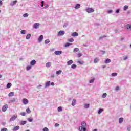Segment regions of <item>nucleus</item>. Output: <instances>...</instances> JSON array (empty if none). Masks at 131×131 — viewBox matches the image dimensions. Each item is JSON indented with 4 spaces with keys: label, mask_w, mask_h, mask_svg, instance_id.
<instances>
[{
    "label": "nucleus",
    "mask_w": 131,
    "mask_h": 131,
    "mask_svg": "<svg viewBox=\"0 0 131 131\" xmlns=\"http://www.w3.org/2000/svg\"><path fill=\"white\" fill-rule=\"evenodd\" d=\"M98 62H99V59L97 58H95L94 61V64H96V63H98Z\"/></svg>",
    "instance_id": "26"
},
{
    "label": "nucleus",
    "mask_w": 131,
    "mask_h": 131,
    "mask_svg": "<svg viewBox=\"0 0 131 131\" xmlns=\"http://www.w3.org/2000/svg\"><path fill=\"white\" fill-rule=\"evenodd\" d=\"M76 67H77V66H76V64H72L71 66V68L72 69H75V68H76Z\"/></svg>",
    "instance_id": "28"
},
{
    "label": "nucleus",
    "mask_w": 131,
    "mask_h": 131,
    "mask_svg": "<svg viewBox=\"0 0 131 131\" xmlns=\"http://www.w3.org/2000/svg\"><path fill=\"white\" fill-rule=\"evenodd\" d=\"M54 54H55V55L57 56H59V55H61V54H62V51H56L54 52Z\"/></svg>",
    "instance_id": "8"
},
{
    "label": "nucleus",
    "mask_w": 131,
    "mask_h": 131,
    "mask_svg": "<svg viewBox=\"0 0 131 131\" xmlns=\"http://www.w3.org/2000/svg\"><path fill=\"white\" fill-rule=\"evenodd\" d=\"M41 7H43V4H41Z\"/></svg>",
    "instance_id": "63"
},
{
    "label": "nucleus",
    "mask_w": 131,
    "mask_h": 131,
    "mask_svg": "<svg viewBox=\"0 0 131 131\" xmlns=\"http://www.w3.org/2000/svg\"><path fill=\"white\" fill-rule=\"evenodd\" d=\"M26 112H27V113H30L31 112V111L30 110V109L27 108V109L26 110Z\"/></svg>",
    "instance_id": "44"
},
{
    "label": "nucleus",
    "mask_w": 131,
    "mask_h": 131,
    "mask_svg": "<svg viewBox=\"0 0 131 131\" xmlns=\"http://www.w3.org/2000/svg\"><path fill=\"white\" fill-rule=\"evenodd\" d=\"M49 42H50V40L49 39H47V40H46L45 41V43L46 45H48V43H49Z\"/></svg>",
    "instance_id": "39"
},
{
    "label": "nucleus",
    "mask_w": 131,
    "mask_h": 131,
    "mask_svg": "<svg viewBox=\"0 0 131 131\" xmlns=\"http://www.w3.org/2000/svg\"><path fill=\"white\" fill-rule=\"evenodd\" d=\"M43 3H45V1H41V4H43Z\"/></svg>",
    "instance_id": "57"
},
{
    "label": "nucleus",
    "mask_w": 131,
    "mask_h": 131,
    "mask_svg": "<svg viewBox=\"0 0 131 131\" xmlns=\"http://www.w3.org/2000/svg\"><path fill=\"white\" fill-rule=\"evenodd\" d=\"M27 123V122L26 121H22L21 122V125H24V124H26Z\"/></svg>",
    "instance_id": "37"
},
{
    "label": "nucleus",
    "mask_w": 131,
    "mask_h": 131,
    "mask_svg": "<svg viewBox=\"0 0 131 131\" xmlns=\"http://www.w3.org/2000/svg\"><path fill=\"white\" fill-rule=\"evenodd\" d=\"M128 9V6L125 5L124 7V11H126Z\"/></svg>",
    "instance_id": "33"
},
{
    "label": "nucleus",
    "mask_w": 131,
    "mask_h": 131,
    "mask_svg": "<svg viewBox=\"0 0 131 131\" xmlns=\"http://www.w3.org/2000/svg\"><path fill=\"white\" fill-rule=\"evenodd\" d=\"M1 131H8V129L7 128H3L1 129Z\"/></svg>",
    "instance_id": "45"
},
{
    "label": "nucleus",
    "mask_w": 131,
    "mask_h": 131,
    "mask_svg": "<svg viewBox=\"0 0 131 131\" xmlns=\"http://www.w3.org/2000/svg\"><path fill=\"white\" fill-rule=\"evenodd\" d=\"M41 86V85H39L38 86V88H40Z\"/></svg>",
    "instance_id": "58"
},
{
    "label": "nucleus",
    "mask_w": 131,
    "mask_h": 131,
    "mask_svg": "<svg viewBox=\"0 0 131 131\" xmlns=\"http://www.w3.org/2000/svg\"><path fill=\"white\" fill-rule=\"evenodd\" d=\"M112 12H113L112 10H110L108 11V13H112Z\"/></svg>",
    "instance_id": "52"
},
{
    "label": "nucleus",
    "mask_w": 131,
    "mask_h": 131,
    "mask_svg": "<svg viewBox=\"0 0 131 131\" xmlns=\"http://www.w3.org/2000/svg\"><path fill=\"white\" fill-rule=\"evenodd\" d=\"M31 37V34H28L26 36V39H30Z\"/></svg>",
    "instance_id": "27"
},
{
    "label": "nucleus",
    "mask_w": 131,
    "mask_h": 131,
    "mask_svg": "<svg viewBox=\"0 0 131 131\" xmlns=\"http://www.w3.org/2000/svg\"><path fill=\"white\" fill-rule=\"evenodd\" d=\"M127 130L130 131V127L127 128Z\"/></svg>",
    "instance_id": "54"
},
{
    "label": "nucleus",
    "mask_w": 131,
    "mask_h": 131,
    "mask_svg": "<svg viewBox=\"0 0 131 131\" xmlns=\"http://www.w3.org/2000/svg\"><path fill=\"white\" fill-rule=\"evenodd\" d=\"M32 120H33V119L32 118H29L28 119V121L29 122H32Z\"/></svg>",
    "instance_id": "38"
},
{
    "label": "nucleus",
    "mask_w": 131,
    "mask_h": 131,
    "mask_svg": "<svg viewBox=\"0 0 131 131\" xmlns=\"http://www.w3.org/2000/svg\"><path fill=\"white\" fill-rule=\"evenodd\" d=\"M14 92H10L9 93L8 96L9 97H13V96H14Z\"/></svg>",
    "instance_id": "24"
},
{
    "label": "nucleus",
    "mask_w": 131,
    "mask_h": 131,
    "mask_svg": "<svg viewBox=\"0 0 131 131\" xmlns=\"http://www.w3.org/2000/svg\"><path fill=\"white\" fill-rule=\"evenodd\" d=\"M64 34L65 31H60L58 33V36H62V35H64Z\"/></svg>",
    "instance_id": "4"
},
{
    "label": "nucleus",
    "mask_w": 131,
    "mask_h": 131,
    "mask_svg": "<svg viewBox=\"0 0 131 131\" xmlns=\"http://www.w3.org/2000/svg\"><path fill=\"white\" fill-rule=\"evenodd\" d=\"M112 76H117V73H113L112 74Z\"/></svg>",
    "instance_id": "42"
},
{
    "label": "nucleus",
    "mask_w": 131,
    "mask_h": 131,
    "mask_svg": "<svg viewBox=\"0 0 131 131\" xmlns=\"http://www.w3.org/2000/svg\"><path fill=\"white\" fill-rule=\"evenodd\" d=\"M51 85H52L53 86H54V85H55V83L54 82H52L51 83Z\"/></svg>",
    "instance_id": "53"
},
{
    "label": "nucleus",
    "mask_w": 131,
    "mask_h": 131,
    "mask_svg": "<svg viewBox=\"0 0 131 131\" xmlns=\"http://www.w3.org/2000/svg\"><path fill=\"white\" fill-rule=\"evenodd\" d=\"M87 13H93V12H95V10L92 8H88L86 9Z\"/></svg>",
    "instance_id": "3"
},
{
    "label": "nucleus",
    "mask_w": 131,
    "mask_h": 131,
    "mask_svg": "<svg viewBox=\"0 0 131 131\" xmlns=\"http://www.w3.org/2000/svg\"><path fill=\"white\" fill-rule=\"evenodd\" d=\"M51 66H52V62H47L46 64V67L47 68L51 67Z\"/></svg>",
    "instance_id": "14"
},
{
    "label": "nucleus",
    "mask_w": 131,
    "mask_h": 131,
    "mask_svg": "<svg viewBox=\"0 0 131 131\" xmlns=\"http://www.w3.org/2000/svg\"><path fill=\"white\" fill-rule=\"evenodd\" d=\"M89 107H90L89 104H84V108H85L86 109H88V108H89Z\"/></svg>",
    "instance_id": "31"
},
{
    "label": "nucleus",
    "mask_w": 131,
    "mask_h": 131,
    "mask_svg": "<svg viewBox=\"0 0 131 131\" xmlns=\"http://www.w3.org/2000/svg\"><path fill=\"white\" fill-rule=\"evenodd\" d=\"M61 73H62V70H59L56 72V74H57V75H60Z\"/></svg>",
    "instance_id": "17"
},
{
    "label": "nucleus",
    "mask_w": 131,
    "mask_h": 131,
    "mask_svg": "<svg viewBox=\"0 0 131 131\" xmlns=\"http://www.w3.org/2000/svg\"><path fill=\"white\" fill-rule=\"evenodd\" d=\"M73 63V61H72V60H69L67 62V65H68V66H70V65H72Z\"/></svg>",
    "instance_id": "12"
},
{
    "label": "nucleus",
    "mask_w": 131,
    "mask_h": 131,
    "mask_svg": "<svg viewBox=\"0 0 131 131\" xmlns=\"http://www.w3.org/2000/svg\"><path fill=\"white\" fill-rule=\"evenodd\" d=\"M106 97H107V93H103L102 95V98H106Z\"/></svg>",
    "instance_id": "34"
},
{
    "label": "nucleus",
    "mask_w": 131,
    "mask_h": 131,
    "mask_svg": "<svg viewBox=\"0 0 131 131\" xmlns=\"http://www.w3.org/2000/svg\"><path fill=\"white\" fill-rule=\"evenodd\" d=\"M82 56V53H78V57L79 58H80V57Z\"/></svg>",
    "instance_id": "48"
},
{
    "label": "nucleus",
    "mask_w": 131,
    "mask_h": 131,
    "mask_svg": "<svg viewBox=\"0 0 131 131\" xmlns=\"http://www.w3.org/2000/svg\"><path fill=\"white\" fill-rule=\"evenodd\" d=\"M17 2H18L17 0L13 1L12 2L10 3V6H14L17 4Z\"/></svg>",
    "instance_id": "10"
},
{
    "label": "nucleus",
    "mask_w": 131,
    "mask_h": 131,
    "mask_svg": "<svg viewBox=\"0 0 131 131\" xmlns=\"http://www.w3.org/2000/svg\"><path fill=\"white\" fill-rule=\"evenodd\" d=\"M20 115L22 116H25V115H26V113H25V112H21L20 113Z\"/></svg>",
    "instance_id": "43"
},
{
    "label": "nucleus",
    "mask_w": 131,
    "mask_h": 131,
    "mask_svg": "<svg viewBox=\"0 0 131 131\" xmlns=\"http://www.w3.org/2000/svg\"><path fill=\"white\" fill-rule=\"evenodd\" d=\"M119 123H122L123 122V118H120L119 120Z\"/></svg>",
    "instance_id": "23"
},
{
    "label": "nucleus",
    "mask_w": 131,
    "mask_h": 131,
    "mask_svg": "<svg viewBox=\"0 0 131 131\" xmlns=\"http://www.w3.org/2000/svg\"><path fill=\"white\" fill-rule=\"evenodd\" d=\"M81 125V126L79 127V131H82L83 129L84 131L86 130V128H85V126H86V123L85 122H82Z\"/></svg>",
    "instance_id": "1"
},
{
    "label": "nucleus",
    "mask_w": 131,
    "mask_h": 131,
    "mask_svg": "<svg viewBox=\"0 0 131 131\" xmlns=\"http://www.w3.org/2000/svg\"><path fill=\"white\" fill-rule=\"evenodd\" d=\"M116 13H119V9H118V10H116Z\"/></svg>",
    "instance_id": "55"
},
{
    "label": "nucleus",
    "mask_w": 131,
    "mask_h": 131,
    "mask_svg": "<svg viewBox=\"0 0 131 131\" xmlns=\"http://www.w3.org/2000/svg\"><path fill=\"white\" fill-rule=\"evenodd\" d=\"M77 63H78V64H80V65H83V61H79L78 60L77 61Z\"/></svg>",
    "instance_id": "35"
},
{
    "label": "nucleus",
    "mask_w": 131,
    "mask_h": 131,
    "mask_svg": "<svg viewBox=\"0 0 131 131\" xmlns=\"http://www.w3.org/2000/svg\"><path fill=\"white\" fill-rule=\"evenodd\" d=\"M110 62H111V60H110L108 58L105 59V64H108V63H110Z\"/></svg>",
    "instance_id": "19"
},
{
    "label": "nucleus",
    "mask_w": 131,
    "mask_h": 131,
    "mask_svg": "<svg viewBox=\"0 0 131 131\" xmlns=\"http://www.w3.org/2000/svg\"><path fill=\"white\" fill-rule=\"evenodd\" d=\"M124 39V38H121V40H123Z\"/></svg>",
    "instance_id": "60"
},
{
    "label": "nucleus",
    "mask_w": 131,
    "mask_h": 131,
    "mask_svg": "<svg viewBox=\"0 0 131 131\" xmlns=\"http://www.w3.org/2000/svg\"><path fill=\"white\" fill-rule=\"evenodd\" d=\"M42 39H43V35H41L38 38L39 42H40V41H41V40H42Z\"/></svg>",
    "instance_id": "13"
},
{
    "label": "nucleus",
    "mask_w": 131,
    "mask_h": 131,
    "mask_svg": "<svg viewBox=\"0 0 131 131\" xmlns=\"http://www.w3.org/2000/svg\"><path fill=\"white\" fill-rule=\"evenodd\" d=\"M51 84V82L50 81H48L47 82V83H46V86L48 87V86H50V85Z\"/></svg>",
    "instance_id": "20"
},
{
    "label": "nucleus",
    "mask_w": 131,
    "mask_h": 131,
    "mask_svg": "<svg viewBox=\"0 0 131 131\" xmlns=\"http://www.w3.org/2000/svg\"><path fill=\"white\" fill-rule=\"evenodd\" d=\"M9 107L8 106V104H5L2 107V111L3 112H6Z\"/></svg>",
    "instance_id": "2"
},
{
    "label": "nucleus",
    "mask_w": 131,
    "mask_h": 131,
    "mask_svg": "<svg viewBox=\"0 0 131 131\" xmlns=\"http://www.w3.org/2000/svg\"><path fill=\"white\" fill-rule=\"evenodd\" d=\"M68 40L69 42H73V41H74V39L73 38L69 39Z\"/></svg>",
    "instance_id": "36"
},
{
    "label": "nucleus",
    "mask_w": 131,
    "mask_h": 131,
    "mask_svg": "<svg viewBox=\"0 0 131 131\" xmlns=\"http://www.w3.org/2000/svg\"><path fill=\"white\" fill-rule=\"evenodd\" d=\"M103 111H104L103 109H102V108L99 109L98 112V114H101L103 112Z\"/></svg>",
    "instance_id": "22"
},
{
    "label": "nucleus",
    "mask_w": 131,
    "mask_h": 131,
    "mask_svg": "<svg viewBox=\"0 0 131 131\" xmlns=\"http://www.w3.org/2000/svg\"><path fill=\"white\" fill-rule=\"evenodd\" d=\"M19 129H20V126H16L15 127H14L13 128V130H19Z\"/></svg>",
    "instance_id": "15"
},
{
    "label": "nucleus",
    "mask_w": 131,
    "mask_h": 131,
    "mask_svg": "<svg viewBox=\"0 0 131 131\" xmlns=\"http://www.w3.org/2000/svg\"><path fill=\"white\" fill-rule=\"evenodd\" d=\"M73 52H74V53H77V52H79V48H75L74 49Z\"/></svg>",
    "instance_id": "16"
},
{
    "label": "nucleus",
    "mask_w": 131,
    "mask_h": 131,
    "mask_svg": "<svg viewBox=\"0 0 131 131\" xmlns=\"http://www.w3.org/2000/svg\"><path fill=\"white\" fill-rule=\"evenodd\" d=\"M75 8V9H79L80 8V4H77Z\"/></svg>",
    "instance_id": "30"
},
{
    "label": "nucleus",
    "mask_w": 131,
    "mask_h": 131,
    "mask_svg": "<svg viewBox=\"0 0 131 131\" xmlns=\"http://www.w3.org/2000/svg\"><path fill=\"white\" fill-rule=\"evenodd\" d=\"M2 76H3L2 75H0V78H2Z\"/></svg>",
    "instance_id": "61"
},
{
    "label": "nucleus",
    "mask_w": 131,
    "mask_h": 131,
    "mask_svg": "<svg viewBox=\"0 0 131 131\" xmlns=\"http://www.w3.org/2000/svg\"><path fill=\"white\" fill-rule=\"evenodd\" d=\"M28 100L26 98H24L23 99V103L24 104V105H27L28 104Z\"/></svg>",
    "instance_id": "6"
},
{
    "label": "nucleus",
    "mask_w": 131,
    "mask_h": 131,
    "mask_svg": "<svg viewBox=\"0 0 131 131\" xmlns=\"http://www.w3.org/2000/svg\"><path fill=\"white\" fill-rule=\"evenodd\" d=\"M28 16H29L28 13H25L23 14V17H24V18H27Z\"/></svg>",
    "instance_id": "29"
},
{
    "label": "nucleus",
    "mask_w": 131,
    "mask_h": 131,
    "mask_svg": "<svg viewBox=\"0 0 131 131\" xmlns=\"http://www.w3.org/2000/svg\"><path fill=\"white\" fill-rule=\"evenodd\" d=\"M95 81V79H92V80H91L90 81V83H93V82H94Z\"/></svg>",
    "instance_id": "46"
},
{
    "label": "nucleus",
    "mask_w": 131,
    "mask_h": 131,
    "mask_svg": "<svg viewBox=\"0 0 131 131\" xmlns=\"http://www.w3.org/2000/svg\"><path fill=\"white\" fill-rule=\"evenodd\" d=\"M17 117H18V116H17V115H14L13 116H12L10 119V121H14V120H15V119H16V118H17Z\"/></svg>",
    "instance_id": "5"
},
{
    "label": "nucleus",
    "mask_w": 131,
    "mask_h": 131,
    "mask_svg": "<svg viewBox=\"0 0 131 131\" xmlns=\"http://www.w3.org/2000/svg\"><path fill=\"white\" fill-rule=\"evenodd\" d=\"M62 110H63V109L62 108V107L59 106L58 107V112H61V111H62Z\"/></svg>",
    "instance_id": "32"
},
{
    "label": "nucleus",
    "mask_w": 131,
    "mask_h": 131,
    "mask_svg": "<svg viewBox=\"0 0 131 131\" xmlns=\"http://www.w3.org/2000/svg\"><path fill=\"white\" fill-rule=\"evenodd\" d=\"M60 124H58V123H55V127H58V126H59Z\"/></svg>",
    "instance_id": "49"
},
{
    "label": "nucleus",
    "mask_w": 131,
    "mask_h": 131,
    "mask_svg": "<svg viewBox=\"0 0 131 131\" xmlns=\"http://www.w3.org/2000/svg\"><path fill=\"white\" fill-rule=\"evenodd\" d=\"M72 36H73V37L78 36V33L77 32H75L72 34Z\"/></svg>",
    "instance_id": "11"
},
{
    "label": "nucleus",
    "mask_w": 131,
    "mask_h": 131,
    "mask_svg": "<svg viewBox=\"0 0 131 131\" xmlns=\"http://www.w3.org/2000/svg\"><path fill=\"white\" fill-rule=\"evenodd\" d=\"M20 33H21V34H25V33H26V31H25V30H21V31H20Z\"/></svg>",
    "instance_id": "40"
},
{
    "label": "nucleus",
    "mask_w": 131,
    "mask_h": 131,
    "mask_svg": "<svg viewBox=\"0 0 131 131\" xmlns=\"http://www.w3.org/2000/svg\"><path fill=\"white\" fill-rule=\"evenodd\" d=\"M94 131H97V129H94Z\"/></svg>",
    "instance_id": "64"
},
{
    "label": "nucleus",
    "mask_w": 131,
    "mask_h": 131,
    "mask_svg": "<svg viewBox=\"0 0 131 131\" xmlns=\"http://www.w3.org/2000/svg\"><path fill=\"white\" fill-rule=\"evenodd\" d=\"M103 54H105V51H102Z\"/></svg>",
    "instance_id": "62"
},
{
    "label": "nucleus",
    "mask_w": 131,
    "mask_h": 131,
    "mask_svg": "<svg viewBox=\"0 0 131 131\" xmlns=\"http://www.w3.org/2000/svg\"><path fill=\"white\" fill-rule=\"evenodd\" d=\"M12 86V83H9L7 84L6 88L7 89H10V88H11Z\"/></svg>",
    "instance_id": "18"
},
{
    "label": "nucleus",
    "mask_w": 131,
    "mask_h": 131,
    "mask_svg": "<svg viewBox=\"0 0 131 131\" xmlns=\"http://www.w3.org/2000/svg\"><path fill=\"white\" fill-rule=\"evenodd\" d=\"M76 103V100L75 99H73L72 105V106H75V104Z\"/></svg>",
    "instance_id": "21"
},
{
    "label": "nucleus",
    "mask_w": 131,
    "mask_h": 131,
    "mask_svg": "<svg viewBox=\"0 0 131 131\" xmlns=\"http://www.w3.org/2000/svg\"><path fill=\"white\" fill-rule=\"evenodd\" d=\"M43 131H49V129L47 127L43 128Z\"/></svg>",
    "instance_id": "47"
},
{
    "label": "nucleus",
    "mask_w": 131,
    "mask_h": 131,
    "mask_svg": "<svg viewBox=\"0 0 131 131\" xmlns=\"http://www.w3.org/2000/svg\"><path fill=\"white\" fill-rule=\"evenodd\" d=\"M72 43H67L65 44L64 47H69V46H72Z\"/></svg>",
    "instance_id": "25"
},
{
    "label": "nucleus",
    "mask_w": 131,
    "mask_h": 131,
    "mask_svg": "<svg viewBox=\"0 0 131 131\" xmlns=\"http://www.w3.org/2000/svg\"><path fill=\"white\" fill-rule=\"evenodd\" d=\"M127 59V56H126L124 58V60H126Z\"/></svg>",
    "instance_id": "56"
},
{
    "label": "nucleus",
    "mask_w": 131,
    "mask_h": 131,
    "mask_svg": "<svg viewBox=\"0 0 131 131\" xmlns=\"http://www.w3.org/2000/svg\"><path fill=\"white\" fill-rule=\"evenodd\" d=\"M26 69L27 71L30 70V69H31V66H27L26 68Z\"/></svg>",
    "instance_id": "41"
},
{
    "label": "nucleus",
    "mask_w": 131,
    "mask_h": 131,
    "mask_svg": "<svg viewBox=\"0 0 131 131\" xmlns=\"http://www.w3.org/2000/svg\"><path fill=\"white\" fill-rule=\"evenodd\" d=\"M35 64H36V61H35V60H33L30 62V65L32 66L35 65Z\"/></svg>",
    "instance_id": "9"
},
{
    "label": "nucleus",
    "mask_w": 131,
    "mask_h": 131,
    "mask_svg": "<svg viewBox=\"0 0 131 131\" xmlns=\"http://www.w3.org/2000/svg\"><path fill=\"white\" fill-rule=\"evenodd\" d=\"M119 90H120L119 86H117L116 88V91H119Z\"/></svg>",
    "instance_id": "50"
},
{
    "label": "nucleus",
    "mask_w": 131,
    "mask_h": 131,
    "mask_svg": "<svg viewBox=\"0 0 131 131\" xmlns=\"http://www.w3.org/2000/svg\"><path fill=\"white\" fill-rule=\"evenodd\" d=\"M33 27L35 29H37V28H39V23H35L33 25Z\"/></svg>",
    "instance_id": "7"
},
{
    "label": "nucleus",
    "mask_w": 131,
    "mask_h": 131,
    "mask_svg": "<svg viewBox=\"0 0 131 131\" xmlns=\"http://www.w3.org/2000/svg\"><path fill=\"white\" fill-rule=\"evenodd\" d=\"M15 100L13 99V100H11V102H15Z\"/></svg>",
    "instance_id": "59"
},
{
    "label": "nucleus",
    "mask_w": 131,
    "mask_h": 131,
    "mask_svg": "<svg viewBox=\"0 0 131 131\" xmlns=\"http://www.w3.org/2000/svg\"><path fill=\"white\" fill-rule=\"evenodd\" d=\"M2 5H3V1L0 0V7H2Z\"/></svg>",
    "instance_id": "51"
}]
</instances>
